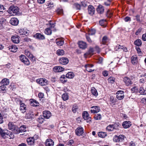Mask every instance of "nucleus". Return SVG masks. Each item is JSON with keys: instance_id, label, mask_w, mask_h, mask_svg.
Instances as JSON below:
<instances>
[{"instance_id": "f257e3e1", "label": "nucleus", "mask_w": 146, "mask_h": 146, "mask_svg": "<svg viewBox=\"0 0 146 146\" xmlns=\"http://www.w3.org/2000/svg\"><path fill=\"white\" fill-rule=\"evenodd\" d=\"M9 129V130L13 131L15 134H18V127L14 125V124L12 122H10L8 124Z\"/></svg>"}, {"instance_id": "f03ea898", "label": "nucleus", "mask_w": 146, "mask_h": 146, "mask_svg": "<svg viewBox=\"0 0 146 146\" xmlns=\"http://www.w3.org/2000/svg\"><path fill=\"white\" fill-rule=\"evenodd\" d=\"M19 9V8L17 6L12 5L9 8L8 12L10 14H12L13 13L16 14L18 12Z\"/></svg>"}, {"instance_id": "7ed1b4c3", "label": "nucleus", "mask_w": 146, "mask_h": 146, "mask_svg": "<svg viewBox=\"0 0 146 146\" xmlns=\"http://www.w3.org/2000/svg\"><path fill=\"white\" fill-rule=\"evenodd\" d=\"M20 59L21 61L27 65H29L30 62L28 59L24 55H21L20 56Z\"/></svg>"}, {"instance_id": "20e7f679", "label": "nucleus", "mask_w": 146, "mask_h": 146, "mask_svg": "<svg viewBox=\"0 0 146 146\" xmlns=\"http://www.w3.org/2000/svg\"><path fill=\"white\" fill-rule=\"evenodd\" d=\"M124 137L123 135H121L119 136L115 135L113 137V141L116 142H121L124 140Z\"/></svg>"}, {"instance_id": "39448f33", "label": "nucleus", "mask_w": 146, "mask_h": 146, "mask_svg": "<svg viewBox=\"0 0 146 146\" xmlns=\"http://www.w3.org/2000/svg\"><path fill=\"white\" fill-rule=\"evenodd\" d=\"M83 118L86 120L87 122H90L91 121V117L89 116V114L87 111H84L82 113Z\"/></svg>"}, {"instance_id": "423d86ee", "label": "nucleus", "mask_w": 146, "mask_h": 146, "mask_svg": "<svg viewBox=\"0 0 146 146\" xmlns=\"http://www.w3.org/2000/svg\"><path fill=\"white\" fill-rule=\"evenodd\" d=\"M124 92L123 91H118L117 93L116 98L119 100L122 99L124 97Z\"/></svg>"}, {"instance_id": "0eeeda50", "label": "nucleus", "mask_w": 146, "mask_h": 146, "mask_svg": "<svg viewBox=\"0 0 146 146\" xmlns=\"http://www.w3.org/2000/svg\"><path fill=\"white\" fill-rule=\"evenodd\" d=\"M83 129L81 127H78L76 130V133L77 135L80 136L84 133Z\"/></svg>"}, {"instance_id": "6e6552de", "label": "nucleus", "mask_w": 146, "mask_h": 146, "mask_svg": "<svg viewBox=\"0 0 146 146\" xmlns=\"http://www.w3.org/2000/svg\"><path fill=\"white\" fill-rule=\"evenodd\" d=\"M6 137L9 138L10 139H13L14 138V135L11 132L8 131L7 130V131L6 132L5 135L4 137L5 139Z\"/></svg>"}, {"instance_id": "1a4fd4ad", "label": "nucleus", "mask_w": 146, "mask_h": 146, "mask_svg": "<svg viewBox=\"0 0 146 146\" xmlns=\"http://www.w3.org/2000/svg\"><path fill=\"white\" fill-rule=\"evenodd\" d=\"M69 60L67 58L62 57L60 58L59 60L60 63L63 65H66L68 62Z\"/></svg>"}, {"instance_id": "9d476101", "label": "nucleus", "mask_w": 146, "mask_h": 146, "mask_svg": "<svg viewBox=\"0 0 146 146\" xmlns=\"http://www.w3.org/2000/svg\"><path fill=\"white\" fill-rule=\"evenodd\" d=\"M116 127L115 124L113 125H110L108 126L107 128V130L109 131H113L114 129L116 130L117 129V128L115 127Z\"/></svg>"}, {"instance_id": "9b49d317", "label": "nucleus", "mask_w": 146, "mask_h": 146, "mask_svg": "<svg viewBox=\"0 0 146 146\" xmlns=\"http://www.w3.org/2000/svg\"><path fill=\"white\" fill-rule=\"evenodd\" d=\"M43 116L46 119H48L51 115V113L48 110H45L43 112Z\"/></svg>"}, {"instance_id": "f8f14e48", "label": "nucleus", "mask_w": 146, "mask_h": 146, "mask_svg": "<svg viewBox=\"0 0 146 146\" xmlns=\"http://www.w3.org/2000/svg\"><path fill=\"white\" fill-rule=\"evenodd\" d=\"M19 37L17 35L13 36L11 38V40L12 41L15 43H18L19 42Z\"/></svg>"}, {"instance_id": "ddd939ff", "label": "nucleus", "mask_w": 146, "mask_h": 146, "mask_svg": "<svg viewBox=\"0 0 146 146\" xmlns=\"http://www.w3.org/2000/svg\"><path fill=\"white\" fill-rule=\"evenodd\" d=\"M10 23L14 26L17 25L19 23V21L17 18H11L10 21Z\"/></svg>"}, {"instance_id": "4468645a", "label": "nucleus", "mask_w": 146, "mask_h": 146, "mask_svg": "<svg viewBox=\"0 0 146 146\" xmlns=\"http://www.w3.org/2000/svg\"><path fill=\"white\" fill-rule=\"evenodd\" d=\"M46 146H53L54 145L53 141L51 139H48L45 142Z\"/></svg>"}, {"instance_id": "2eb2a0df", "label": "nucleus", "mask_w": 146, "mask_h": 146, "mask_svg": "<svg viewBox=\"0 0 146 146\" xmlns=\"http://www.w3.org/2000/svg\"><path fill=\"white\" fill-rule=\"evenodd\" d=\"M79 47L82 49H85L87 47V44L85 42L80 41L78 43Z\"/></svg>"}, {"instance_id": "dca6fc26", "label": "nucleus", "mask_w": 146, "mask_h": 146, "mask_svg": "<svg viewBox=\"0 0 146 146\" xmlns=\"http://www.w3.org/2000/svg\"><path fill=\"white\" fill-rule=\"evenodd\" d=\"M30 102L31 105L33 106H37L39 105L38 102L35 100L31 99Z\"/></svg>"}, {"instance_id": "f3484780", "label": "nucleus", "mask_w": 146, "mask_h": 146, "mask_svg": "<svg viewBox=\"0 0 146 146\" xmlns=\"http://www.w3.org/2000/svg\"><path fill=\"white\" fill-rule=\"evenodd\" d=\"M64 68L62 67L57 66L53 68V71L55 72H61L64 70Z\"/></svg>"}, {"instance_id": "a211bd4d", "label": "nucleus", "mask_w": 146, "mask_h": 146, "mask_svg": "<svg viewBox=\"0 0 146 146\" xmlns=\"http://www.w3.org/2000/svg\"><path fill=\"white\" fill-rule=\"evenodd\" d=\"M123 80L124 82L126 85L127 86H129V85L132 84V82L131 80L127 77H124Z\"/></svg>"}, {"instance_id": "6ab92c4d", "label": "nucleus", "mask_w": 146, "mask_h": 146, "mask_svg": "<svg viewBox=\"0 0 146 146\" xmlns=\"http://www.w3.org/2000/svg\"><path fill=\"white\" fill-rule=\"evenodd\" d=\"M33 36L36 39L40 40H43L45 38V37L43 35L39 33H36L33 35Z\"/></svg>"}, {"instance_id": "aec40b11", "label": "nucleus", "mask_w": 146, "mask_h": 146, "mask_svg": "<svg viewBox=\"0 0 146 146\" xmlns=\"http://www.w3.org/2000/svg\"><path fill=\"white\" fill-rule=\"evenodd\" d=\"M131 125V122L129 121H126L123 122L122 126L124 128H127L129 127Z\"/></svg>"}, {"instance_id": "412c9836", "label": "nucleus", "mask_w": 146, "mask_h": 146, "mask_svg": "<svg viewBox=\"0 0 146 146\" xmlns=\"http://www.w3.org/2000/svg\"><path fill=\"white\" fill-rule=\"evenodd\" d=\"M18 133H19L25 132L26 131V127L25 125H22L18 129Z\"/></svg>"}, {"instance_id": "4be33fe9", "label": "nucleus", "mask_w": 146, "mask_h": 146, "mask_svg": "<svg viewBox=\"0 0 146 146\" xmlns=\"http://www.w3.org/2000/svg\"><path fill=\"white\" fill-rule=\"evenodd\" d=\"M6 20L2 17H0V29H2L4 27V25L5 23Z\"/></svg>"}, {"instance_id": "5701e85b", "label": "nucleus", "mask_w": 146, "mask_h": 146, "mask_svg": "<svg viewBox=\"0 0 146 146\" xmlns=\"http://www.w3.org/2000/svg\"><path fill=\"white\" fill-rule=\"evenodd\" d=\"M34 138L33 137H29L27 139V141L29 145H32L34 143Z\"/></svg>"}, {"instance_id": "b1692460", "label": "nucleus", "mask_w": 146, "mask_h": 146, "mask_svg": "<svg viewBox=\"0 0 146 146\" xmlns=\"http://www.w3.org/2000/svg\"><path fill=\"white\" fill-rule=\"evenodd\" d=\"M93 66L92 65H86L85 66V67L86 68V70L88 72H91L94 70V69H91V68L93 67Z\"/></svg>"}, {"instance_id": "393cba45", "label": "nucleus", "mask_w": 146, "mask_h": 146, "mask_svg": "<svg viewBox=\"0 0 146 146\" xmlns=\"http://www.w3.org/2000/svg\"><path fill=\"white\" fill-rule=\"evenodd\" d=\"M9 83V80L7 78L3 79L1 82V84L5 86L8 85Z\"/></svg>"}, {"instance_id": "a878e982", "label": "nucleus", "mask_w": 146, "mask_h": 146, "mask_svg": "<svg viewBox=\"0 0 146 146\" xmlns=\"http://www.w3.org/2000/svg\"><path fill=\"white\" fill-rule=\"evenodd\" d=\"M56 43L59 46H62L64 44V41L62 39H57L56 40Z\"/></svg>"}, {"instance_id": "bb28decb", "label": "nucleus", "mask_w": 146, "mask_h": 146, "mask_svg": "<svg viewBox=\"0 0 146 146\" xmlns=\"http://www.w3.org/2000/svg\"><path fill=\"white\" fill-rule=\"evenodd\" d=\"M88 10L89 14L92 15L94 14L95 9L92 6L89 5L88 8Z\"/></svg>"}, {"instance_id": "cd10ccee", "label": "nucleus", "mask_w": 146, "mask_h": 146, "mask_svg": "<svg viewBox=\"0 0 146 146\" xmlns=\"http://www.w3.org/2000/svg\"><path fill=\"white\" fill-rule=\"evenodd\" d=\"M104 8L102 5H99L97 8V12L100 14H102L104 11Z\"/></svg>"}, {"instance_id": "c85d7f7f", "label": "nucleus", "mask_w": 146, "mask_h": 146, "mask_svg": "<svg viewBox=\"0 0 146 146\" xmlns=\"http://www.w3.org/2000/svg\"><path fill=\"white\" fill-rule=\"evenodd\" d=\"M18 103L20 105V110H25L26 106L23 103L21 100H18Z\"/></svg>"}, {"instance_id": "c756f323", "label": "nucleus", "mask_w": 146, "mask_h": 146, "mask_svg": "<svg viewBox=\"0 0 146 146\" xmlns=\"http://www.w3.org/2000/svg\"><path fill=\"white\" fill-rule=\"evenodd\" d=\"M17 47L16 45H12L9 47V49L11 52H15L17 49Z\"/></svg>"}, {"instance_id": "7c9ffc66", "label": "nucleus", "mask_w": 146, "mask_h": 146, "mask_svg": "<svg viewBox=\"0 0 146 146\" xmlns=\"http://www.w3.org/2000/svg\"><path fill=\"white\" fill-rule=\"evenodd\" d=\"M116 48L118 49H121L123 50V51L127 52L128 51L127 49V48L123 46H121L119 45H117Z\"/></svg>"}, {"instance_id": "2f4dec72", "label": "nucleus", "mask_w": 146, "mask_h": 146, "mask_svg": "<svg viewBox=\"0 0 146 146\" xmlns=\"http://www.w3.org/2000/svg\"><path fill=\"white\" fill-rule=\"evenodd\" d=\"M131 62L133 64H137V57L136 56H133L131 57Z\"/></svg>"}, {"instance_id": "473e14b6", "label": "nucleus", "mask_w": 146, "mask_h": 146, "mask_svg": "<svg viewBox=\"0 0 146 146\" xmlns=\"http://www.w3.org/2000/svg\"><path fill=\"white\" fill-rule=\"evenodd\" d=\"M74 76V73L72 72H68L66 75V77L70 79L73 78Z\"/></svg>"}, {"instance_id": "72a5a7b5", "label": "nucleus", "mask_w": 146, "mask_h": 146, "mask_svg": "<svg viewBox=\"0 0 146 146\" xmlns=\"http://www.w3.org/2000/svg\"><path fill=\"white\" fill-rule=\"evenodd\" d=\"M7 131V129H5L3 130L1 127H0V134L1 136L3 138H4Z\"/></svg>"}, {"instance_id": "f704fd0d", "label": "nucleus", "mask_w": 146, "mask_h": 146, "mask_svg": "<svg viewBox=\"0 0 146 146\" xmlns=\"http://www.w3.org/2000/svg\"><path fill=\"white\" fill-rule=\"evenodd\" d=\"M99 24L100 25L104 27H106V20L104 19H102L100 21Z\"/></svg>"}, {"instance_id": "c9c22d12", "label": "nucleus", "mask_w": 146, "mask_h": 146, "mask_svg": "<svg viewBox=\"0 0 146 146\" xmlns=\"http://www.w3.org/2000/svg\"><path fill=\"white\" fill-rule=\"evenodd\" d=\"M91 92L95 96H96L98 95L97 90L94 87L91 88Z\"/></svg>"}, {"instance_id": "e433bc0d", "label": "nucleus", "mask_w": 146, "mask_h": 146, "mask_svg": "<svg viewBox=\"0 0 146 146\" xmlns=\"http://www.w3.org/2000/svg\"><path fill=\"white\" fill-rule=\"evenodd\" d=\"M98 135L99 137L102 138H104L107 136L106 133L103 132H98Z\"/></svg>"}, {"instance_id": "4c0bfd02", "label": "nucleus", "mask_w": 146, "mask_h": 146, "mask_svg": "<svg viewBox=\"0 0 146 146\" xmlns=\"http://www.w3.org/2000/svg\"><path fill=\"white\" fill-rule=\"evenodd\" d=\"M52 33V30L50 27L47 28L45 30V33L47 35H50Z\"/></svg>"}, {"instance_id": "58836bf2", "label": "nucleus", "mask_w": 146, "mask_h": 146, "mask_svg": "<svg viewBox=\"0 0 146 146\" xmlns=\"http://www.w3.org/2000/svg\"><path fill=\"white\" fill-rule=\"evenodd\" d=\"M134 44L138 46H140L142 44L141 41L140 39H137L134 42Z\"/></svg>"}, {"instance_id": "ea45409f", "label": "nucleus", "mask_w": 146, "mask_h": 146, "mask_svg": "<svg viewBox=\"0 0 146 146\" xmlns=\"http://www.w3.org/2000/svg\"><path fill=\"white\" fill-rule=\"evenodd\" d=\"M66 77V76L64 75L60 77V80L62 83H65L67 81V79Z\"/></svg>"}, {"instance_id": "a19ab883", "label": "nucleus", "mask_w": 146, "mask_h": 146, "mask_svg": "<svg viewBox=\"0 0 146 146\" xmlns=\"http://www.w3.org/2000/svg\"><path fill=\"white\" fill-rule=\"evenodd\" d=\"M64 54V52L62 49H59L57 51V54L58 55H63Z\"/></svg>"}, {"instance_id": "79ce46f5", "label": "nucleus", "mask_w": 146, "mask_h": 146, "mask_svg": "<svg viewBox=\"0 0 146 146\" xmlns=\"http://www.w3.org/2000/svg\"><path fill=\"white\" fill-rule=\"evenodd\" d=\"M62 98L64 101L68 99V96L67 93H65L62 95Z\"/></svg>"}, {"instance_id": "37998d69", "label": "nucleus", "mask_w": 146, "mask_h": 146, "mask_svg": "<svg viewBox=\"0 0 146 146\" xmlns=\"http://www.w3.org/2000/svg\"><path fill=\"white\" fill-rule=\"evenodd\" d=\"M94 52L93 49L92 48H90L88 52L84 54V55H91L93 54V52Z\"/></svg>"}, {"instance_id": "c03bdc74", "label": "nucleus", "mask_w": 146, "mask_h": 146, "mask_svg": "<svg viewBox=\"0 0 146 146\" xmlns=\"http://www.w3.org/2000/svg\"><path fill=\"white\" fill-rule=\"evenodd\" d=\"M19 33L21 35H26L27 34V32L23 29H20L19 31Z\"/></svg>"}, {"instance_id": "a18cd8bd", "label": "nucleus", "mask_w": 146, "mask_h": 146, "mask_svg": "<svg viewBox=\"0 0 146 146\" xmlns=\"http://www.w3.org/2000/svg\"><path fill=\"white\" fill-rule=\"evenodd\" d=\"M94 118L96 120H100L101 119V115L99 114H96L94 116Z\"/></svg>"}, {"instance_id": "49530a36", "label": "nucleus", "mask_w": 146, "mask_h": 146, "mask_svg": "<svg viewBox=\"0 0 146 146\" xmlns=\"http://www.w3.org/2000/svg\"><path fill=\"white\" fill-rule=\"evenodd\" d=\"M108 40V38L107 36H104L102 39V42L103 44H105Z\"/></svg>"}, {"instance_id": "de8ad7c7", "label": "nucleus", "mask_w": 146, "mask_h": 146, "mask_svg": "<svg viewBox=\"0 0 146 146\" xmlns=\"http://www.w3.org/2000/svg\"><path fill=\"white\" fill-rule=\"evenodd\" d=\"M36 82L38 84H40L41 86H43V80L42 78L38 79L36 80Z\"/></svg>"}, {"instance_id": "09e8293b", "label": "nucleus", "mask_w": 146, "mask_h": 146, "mask_svg": "<svg viewBox=\"0 0 146 146\" xmlns=\"http://www.w3.org/2000/svg\"><path fill=\"white\" fill-rule=\"evenodd\" d=\"M33 115V114L32 113H27L25 116L26 118L27 119L31 118Z\"/></svg>"}, {"instance_id": "8fccbe9b", "label": "nucleus", "mask_w": 146, "mask_h": 146, "mask_svg": "<svg viewBox=\"0 0 146 146\" xmlns=\"http://www.w3.org/2000/svg\"><path fill=\"white\" fill-rule=\"evenodd\" d=\"M74 5L76 7L77 10H80V5L78 3H75L74 4Z\"/></svg>"}, {"instance_id": "3c124183", "label": "nucleus", "mask_w": 146, "mask_h": 146, "mask_svg": "<svg viewBox=\"0 0 146 146\" xmlns=\"http://www.w3.org/2000/svg\"><path fill=\"white\" fill-rule=\"evenodd\" d=\"M96 30L95 29H92L89 33V35H93L95 34Z\"/></svg>"}, {"instance_id": "603ef678", "label": "nucleus", "mask_w": 146, "mask_h": 146, "mask_svg": "<svg viewBox=\"0 0 146 146\" xmlns=\"http://www.w3.org/2000/svg\"><path fill=\"white\" fill-rule=\"evenodd\" d=\"M109 82L111 83H113L115 81V78H114L110 77L108 78Z\"/></svg>"}, {"instance_id": "864d4df0", "label": "nucleus", "mask_w": 146, "mask_h": 146, "mask_svg": "<svg viewBox=\"0 0 146 146\" xmlns=\"http://www.w3.org/2000/svg\"><path fill=\"white\" fill-rule=\"evenodd\" d=\"M37 120L40 123H42L44 121V119L42 117H39Z\"/></svg>"}, {"instance_id": "5fc2aeb1", "label": "nucleus", "mask_w": 146, "mask_h": 146, "mask_svg": "<svg viewBox=\"0 0 146 146\" xmlns=\"http://www.w3.org/2000/svg\"><path fill=\"white\" fill-rule=\"evenodd\" d=\"M135 17V19L137 22H141L140 18V16L139 15H137Z\"/></svg>"}, {"instance_id": "6e6d98bb", "label": "nucleus", "mask_w": 146, "mask_h": 146, "mask_svg": "<svg viewBox=\"0 0 146 146\" xmlns=\"http://www.w3.org/2000/svg\"><path fill=\"white\" fill-rule=\"evenodd\" d=\"M79 109V107L76 104H74L72 107V110H77L78 109Z\"/></svg>"}, {"instance_id": "4d7b16f0", "label": "nucleus", "mask_w": 146, "mask_h": 146, "mask_svg": "<svg viewBox=\"0 0 146 146\" xmlns=\"http://www.w3.org/2000/svg\"><path fill=\"white\" fill-rule=\"evenodd\" d=\"M124 20L126 22L130 21H131L130 17L128 16L125 17L124 18Z\"/></svg>"}, {"instance_id": "13d9d810", "label": "nucleus", "mask_w": 146, "mask_h": 146, "mask_svg": "<svg viewBox=\"0 0 146 146\" xmlns=\"http://www.w3.org/2000/svg\"><path fill=\"white\" fill-rule=\"evenodd\" d=\"M2 85L0 86V91L1 90L4 91L5 90V88H6L5 86L3 85Z\"/></svg>"}, {"instance_id": "bf43d9fd", "label": "nucleus", "mask_w": 146, "mask_h": 146, "mask_svg": "<svg viewBox=\"0 0 146 146\" xmlns=\"http://www.w3.org/2000/svg\"><path fill=\"white\" fill-rule=\"evenodd\" d=\"M57 12L59 14H61L63 13V9H58L57 10Z\"/></svg>"}, {"instance_id": "052dcab7", "label": "nucleus", "mask_w": 146, "mask_h": 146, "mask_svg": "<svg viewBox=\"0 0 146 146\" xmlns=\"http://www.w3.org/2000/svg\"><path fill=\"white\" fill-rule=\"evenodd\" d=\"M29 58L30 59L33 61H35V58L32 54L30 55V56Z\"/></svg>"}, {"instance_id": "680f3d73", "label": "nucleus", "mask_w": 146, "mask_h": 146, "mask_svg": "<svg viewBox=\"0 0 146 146\" xmlns=\"http://www.w3.org/2000/svg\"><path fill=\"white\" fill-rule=\"evenodd\" d=\"M43 80V85L44 86L48 84V82L47 80L45 79L42 78Z\"/></svg>"}, {"instance_id": "e2e57ef3", "label": "nucleus", "mask_w": 146, "mask_h": 146, "mask_svg": "<svg viewBox=\"0 0 146 146\" xmlns=\"http://www.w3.org/2000/svg\"><path fill=\"white\" fill-rule=\"evenodd\" d=\"M131 91L133 93L137 92V88L136 87H134L131 89Z\"/></svg>"}, {"instance_id": "0e129e2a", "label": "nucleus", "mask_w": 146, "mask_h": 146, "mask_svg": "<svg viewBox=\"0 0 146 146\" xmlns=\"http://www.w3.org/2000/svg\"><path fill=\"white\" fill-rule=\"evenodd\" d=\"M25 54L27 55V56L29 57L30 56V55H31L32 54L30 52H29L28 50L25 51Z\"/></svg>"}, {"instance_id": "69168bd1", "label": "nucleus", "mask_w": 146, "mask_h": 146, "mask_svg": "<svg viewBox=\"0 0 146 146\" xmlns=\"http://www.w3.org/2000/svg\"><path fill=\"white\" fill-rule=\"evenodd\" d=\"M86 38L87 40V41L89 42H92V41L91 40V39L90 38L89 35H86Z\"/></svg>"}, {"instance_id": "338daca9", "label": "nucleus", "mask_w": 146, "mask_h": 146, "mask_svg": "<svg viewBox=\"0 0 146 146\" xmlns=\"http://www.w3.org/2000/svg\"><path fill=\"white\" fill-rule=\"evenodd\" d=\"M102 74L104 76H107L108 75V72L106 70L103 71Z\"/></svg>"}, {"instance_id": "774afa93", "label": "nucleus", "mask_w": 146, "mask_h": 146, "mask_svg": "<svg viewBox=\"0 0 146 146\" xmlns=\"http://www.w3.org/2000/svg\"><path fill=\"white\" fill-rule=\"evenodd\" d=\"M142 39L143 41H146V33L143 35L142 36Z\"/></svg>"}]
</instances>
